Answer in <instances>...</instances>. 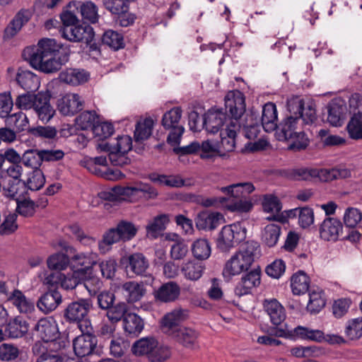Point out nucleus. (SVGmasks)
<instances>
[{"instance_id": "obj_45", "label": "nucleus", "mask_w": 362, "mask_h": 362, "mask_svg": "<svg viewBox=\"0 0 362 362\" xmlns=\"http://www.w3.org/2000/svg\"><path fill=\"white\" fill-rule=\"evenodd\" d=\"M192 252L196 259L205 260L211 255V246L206 239L196 240L192 245Z\"/></svg>"}, {"instance_id": "obj_48", "label": "nucleus", "mask_w": 362, "mask_h": 362, "mask_svg": "<svg viewBox=\"0 0 362 362\" xmlns=\"http://www.w3.org/2000/svg\"><path fill=\"white\" fill-rule=\"evenodd\" d=\"M24 194H21L19 197L11 198L16 201V211L22 216L31 217L35 213V203L30 199L23 197Z\"/></svg>"}, {"instance_id": "obj_55", "label": "nucleus", "mask_w": 362, "mask_h": 362, "mask_svg": "<svg viewBox=\"0 0 362 362\" xmlns=\"http://www.w3.org/2000/svg\"><path fill=\"white\" fill-rule=\"evenodd\" d=\"M96 119L97 115L95 111H84L76 118V123L82 130H87L88 129H92L93 130L96 124Z\"/></svg>"}, {"instance_id": "obj_23", "label": "nucleus", "mask_w": 362, "mask_h": 362, "mask_svg": "<svg viewBox=\"0 0 362 362\" xmlns=\"http://www.w3.org/2000/svg\"><path fill=\"white\" fill-rule=\"evenodd\" d=\"M57 108L64 115H74L83 108L81 97L76 93H68L58 100Z\"/></svg>"}, {"instance_id": "obj_10", "label": "nucleus", "mask_w": 362, "mask_h": 362, "mask_svg": "<svg viewBox=\"0 0 362 362\" xmlns=\"http://www.w3.org/2000/svg\"><path fill=\"white\" fill-rule=\"evenodd\" d=\"M60 34L64 39L75 42L89 44L94 38V31L89 25H76L67 28H61Z\"/></svg>"}, {"instance_id": "obj_34", "label": "nucleus", "mask_w": 362, "mask_h": 362, "mask_svg": "<svg viewBox=\"0 0 362 362\" xmlns=\"http://www.w3.org/2000/svg\"><path fill=\"white\" fill-rule=\"evenodd\" d=\"M205 269V264L195 259L184 262L180 269L184 277L192 281L199 280L204 274Z\"/></svg>"}, {"instance_id": "obj_41", "label": "nucleus", "mask_w": 362, "mask_h": 362, "mask_svg": "<svg viewBox=\"0 0 362 362\" xmlns=\"http://www.w3.org/2000/svg\"><path fill=\"white\" fill-rule=\"evenodd\" d=\"M262 207L264 211L272 215L267 218L268 220H279V213L282 209L281 203L279 198L273 194H266L262 201Z\"/></svg>"}, {"instance_id": "obj_7", "label": "nucleus", "mask_w": 362, "mask_h": 362, "mask_svg": "<svg viewBox=\"0 0 362 362\" xmlns=\"http://www.w3.org/2000/svg\"><path fill=\"white\" fill-rule=\"evenodd\" d=\"M182 113L181 107H175L165 112L163 116L162 125L165 129L171 130L167 138L168 142L171 145L178 144L184 133V127L179 124Z\"/></svg>"}, {"instance_id": "obj_43", "label": "nucleus", "mask_w": 362, "mask_h": 362, "mask_svg": "<svg viewBox=\"0 0 362 362\" xmlns=\"http://www.w3.org/2000/svg\"><path fill=\"white\" fill-rule=\"evenodd\" d=\"M156 345H158V341L153 337L141 338L134 343L132 351L136 356L147 354L148 356Z\"/></svg>"}, {"instance_id": "obj_21", "label": "nucleus", "mask_w": 362, "mask_h": 362, "mask_svg": "<svg viewBox=\"0 0 362 362\" xmlns=\"http://www.w3.org/2000/svg\"><path fill=\"white\" fill-rule=\"evenodd\" d=\"M172 337L176 342L189 349L199 348L198 338L199 332L189 327H182L175 332H171Z\"/></svg>"}, {"instance_id": "obj_39", "label": "nucleus", "mask_w": 362, "mask_h": 362, "mask_svg": "<svg viewBox=\"0 0 362 362\" xmlns=\"http://www.w3.org/2000/svg\"><path fill=\"white\" fill-rule=\"evenodd\" d=\"M316 177L322 182H329L337 179H344L351 176L346 168L317 169Z\"/></svg>"}, {"instance_id": "obj_17", "label": "nucleus", "mask_w": 362, "mask_h": 362, "mask_svg": "<svg viewBox=\"0 0 362 362\" xmlns=\"http://www.w3.org/2000/svg\"><path fill=\"white\" fill-rule=\"evenodd\" d=\"M261 282V270L255 269L245 274L235 288L236 296L241 297L251 293L252 288L259 286Z\"/></svg>"}, {"instance_id": "obj_63", "label": "nucleus", "mask_w": 362, "mask_h": 362, "mask_svg": "<svg viewBox=\"0 0 362 362\" xmlns=\"http://www.w3.org/2000/svg\"><path fill=\"white\" fill-rule=\"evenodd\" d=\"M253 204L250 199L244 197L238 199L228 205V209L233 212L247 213L251 211Z\"/></svg>"}, {"instance_id": "obj_20", "label": "nucleus", "mask_w": 362, "mask_h": 362, "mask_svg": "<svg viewBox=\"0 0 362 362\" xmlns=\"http://www.w3.org/2000/svg\"><path fill=\"white\" fill-rule=\"evenodd\" d=\"M181 293L180 285L173 281L163 284L154 291V298L161 303H173L176 301Z\"/></svg>"}, {"instance_id": "obj_64", "label": "nucleus", "mask_w": 362, "mask_h": 362, "mask_svg": "<svg viewBox=\"0 0 362 362\" xmlns=\"http://www.w3.org/2000/svg\"><path fill=\"white\" fill-rule=\"evenodd\" d=\"M16 219L17 215L15 214H10L6 216L3 223L0 225V234L5 235L14 233L18 228Z\"/></svg>"}, {"instance_id": "obj_8", "label": "nucleus", "mask_w": 362, "mask_h": 362, "mask_svg": "<svg viewBox=\"0 0 362 362\" xmlns=\"http://www.w3.org/2000/svg\"><path fill=\"white\" fill-rule=\"evenodd\" d=\"M23 171L21 163L9 164L2 170L6 176L10 178L6 189L7 197L17 198L25 193V182L21 179Z\"/></svg>"}, {"instance_id": "obj_49", "label": "nucleus", "mask_w": 362, "mask_h": 362, "mask_svg": "<svg viewBox=\"0 0 362 362\" xmlns=\"http://www.w3.org/2000/svg\"><path fill=\"white\" fill-rule=\"evenodd\" d=\"M153 120L151 118H146L137 122L134 131V139L136 141H142L147 139L152 133Z\"/></svg>"}, {"instance_id": "obj_57", "label": "nucleus", "mask_w": 362, "mask_h": 362, "mask_svg": "<svg viewBox=\"0 0 362 362\" xmlns=\"http://www.w3.org/2000/svg\"><path fill=\"white\" fill-rule=\"evenodd\" d=\"M6 122L11 127H13L18 132L24 131L28 126V119L25 113L21 111L8 115Z\"/></svg>"}, {"instance_id": "obj_42", "label": "nucleus", "mask_w": 362, "mask_h": 362, "mask_svg": "<svg viewBox=\"0 0 362 362\" xmlns=\"http://www.w3.org/2000/svg\"><path fill=\"white\" fill-rule=\"evenodd\" d=\"M327 121L332 126H341L346 112V106L332 101L328 105Z\"/></svg>"}, {"instance_id": "obj_30", "label": "nucleus", "mask_w": 362, "mask_h": 362, "mask_svg": "<svg viewBox=\"0 0 362 362\" xmlns=\"http://www.w3.org/2000/svg\"><path fill=\"white\" fill-rule=\"evenodd\" d=\"M223 215L218 212H200L196 218V225L199 230H212L218 227Z\"/></svg>"}, {"instance_id": "obj_15", "label": "nucleus", "mask_w": 362, "mask_h": 362, "mask_svg": "<svg viewBox=\"0 0 362 362\" xmlns=\"http://www.w3.org/2000/svg\"><path fill=\"white\" fill-rule=\"evenodd\" d=\"M288 108L291 112L298 114V120L301 118L305 124H312L316 119V111L313 103H309L305 105L301 99H294L288 103Z\"/></svg>"}, {"instance_id": "obj_6", "label": "nucleus", "mask_w": 362, "mask_h": 362, "mask_svg": "<svg viewBox=\"0 0 362 362\" xmlns=\"http://www.w3.org/2000/svg\"><path fill=\"white\" fill-rule=\"evenodd\" d=\"M246 237V229L241 223H234L225 226L220 231L216 240V246L221 252H228L236 247Z\"/></svg>"}, {"instance_id": "obj_58", "label": "nucleus", "mask_w": 362, "mask_h": 362, "mask_svg": "<svg viewBox=\"0 0 362 362\" xmlns=\"http://www.w3.org/2000/svg\"><path fill=\"white\" fill-rule=\"evenodd\" d=\"M345 334L349 339H358L362 336V317L349 320L345 327Z\"/></svg>"}, {"instance_id": "obj_51", "label": "nucleus", "mask_w": 362, "mask_h": 362, "mask_svg": "<svg viewBox=\"0 0 362 362\" xmlns=\"http://www.w3.org/2000/svg\"><path fill=\"white\" fill-rule=\"evenodd\" d=\"M281 235V226L278 224L272 223L267 225L262 234L264 243L269 247H274L276 245Z\"/></svg>"}, {"instance_id": "obj_53", "label": "nucleus", "mask_w": 362, "mask_h": 362, "mask_svg": "<svg viewBox=\"0 0 362 362\" xmlns=\"http://www.w3.org/2000/svg\"><path fill=\"white\" fill-rule=\"evenodd\" d=\"M25 182V191L29 189L36 191L41 189L45 183V177L40 169L33 170L29 175Z\"/></svg>"}, {"instance_id": "obj_36", "label": "nucleus", "mask_w": 362, "mask_h": 362, "mask_svg": "<svg viewBox=\"0 0 362 362\" xmlns=\"http://www.w3.org/2000/svg\"><path fill=\"white\" fill-rule=\"evenodd\" d=\"M123 326L124 331L128 334L136 337L144 329V322L138 315L129 313L123 319Z\"/></svg>"}, {"instance_id": "obj_4", "label": "nucleus", "mask_w": 362, "mask_h": 362, "mask_svg": "<svg viewBox=\"0 0 362 362\" xmlns=\"http://www.w3.org/2000/svg\"><path fill=\"white\" fill-rule=\"evenodd\" d=\"M92 308L90 299L81 298L70 303L64 310V317L70 323H76L81 332H92L88 313Z\"/></svg>"}, {"instance_id": "obj_22", "label": "nucleus", "mask_w": 362, "mask_h": 362, "mask_svg": "<svg viewBox=\"0 0 362 362\" xmlns=\"http://www.w3.org/2000/svg\"><path fill=\"white\" fill-rule=\"evenodd\" d=\"M120 289L125 299L130 303L141 300L146 293V288L142 281H126L121 285Z\"/></svg>"}, {"instance_id": "obj_25", "label": "nucleus", "mask_w": 362, "mask_h": 362, "mask_svg": "<svg viewBox=\"0 0 362 362\" xmlns=\"http://www.w3.org/2000/svg\"><path fill=\"white\" fill-rule=\"evenodd\" d=\"M240 122L234 121L226 124V128L221 132L220 149L222 148L226 152L233 151L235 148L237 132L240 130Z\"/></svg>"}, {"instance_id": "obj_33", "label": "nucleus", "mask_w": 362, "mask_h": 362, "mask_svg": "<svg viewBox=\"0 0 362 362\" xmlns=\"http://www.w3.org/2000/svg\"><path fill=\"white\" fill-rule=\"evenodd\" d=\"M262 127L265 132H270L277 128V111L272 103H266L262 107Z\"/></svg>"}, {"instance_id": "obj_26", "label": "nucleus", "mask_w": 362, "mask_h": 362, "mask_svg": "<svg viewBox=\"0 0 362 362\" xmlns=\"http://www.w3.org/2000/svg\"><path fill=\"white\" fill-rule=\"evenodd\" d=\"M62 301V294L57 289L49 288L38 300L37 306L45 313L54 310Z\"/></svg>"}, {"instance_id": "obj_59", "label": "nucleus", "mask_w": 362, "mask_h": 362, "mask_svg": "<svg viewBox=\"0 0 362 362\" xmlns=\"http://www.w3.org/2000/svg\"><path fill=\"white\" fill-rule=\"evenodd\" d=\"M244 134L246 138L252 140L256 139L260 132V125L259 120L255 118L253 114L247 117V124L243 127Z\"/></svg>"}, {"instance_id": "obj_3", "label": "nucleus", "mask_w": 362, "mask_h": 362, "mask_svg": "<svg viewBox=\"0 0 362 362\" xmlns=\"http://www.w3.org/2000/svg\"><path fill=\"white\" fill-rule=\"evenodd\" d=\"M137 228L129 221H121L116 227L107 230L98 242V249L103 254L111 250L112 245L119 241L126 242L132 240L136 234Z\"/></svg>"}, {"instance_id": "obj_19", "label": "nucleus", "mask_w": 362, "mask_h": 362, "mask_svg": "<svg viewBox=\"0 0 362 362\" xmlns=\"http://www.w3.org/2000/svg\"><path fill=\"white\" fill-rule=\"evenodd\" d=\"M33 109L42 122H48L55 113L54 109L50 105L49 95L43 92H39L35 95Z\"/></svg>"}, {"instance_id": "obj_31", "label": "nucleus", "mask_w": 362, "mask_h": 362, "mask_svg": "<svg viewBox=\"0 0 362 362\" xmlns=\"http://www.w3.org/2000/svg\"><path fill=\"white\" fill-rule=\"evenodd\" d=\"M30 18V13L28 10L22 9L19 11L9 23L4 30V38L14 37L22 28Z\"/></svg>"}, {"instance_id": "obj_11", "label": "nucleus", "mask_w": 362, "mask_h": 362, "mask_svg": "<svg viewBox=\"0 0 362 362\" xmlns=\"http://www.w3.org/2000/svg\"><path fill=\"white\" fill-rule=\"evenodd\" d=\"M342 233L343 224L337 218L327 217L324 219L319 226L320 238L326 242H337L340 239Z\"/></svg>"}, {"instance_id": "obj_40", "label": "nucleus", "mask_w": 362, "mask_h": 362, "mask_svg": "<svg viewBox=\"0 0 362 362\" xmlns=\"http://www.w3.org/2000/svg\"><path fill=\"white\" fill-rule=\"evenodd\" d=\"M310 279L308 276L303 272L295 273L291 278V287L295 295H300L308 291Z\"/></svg>"}, {"instance_id": "obj_9", "label": "nucleus", "mask_w": 362, "mask_h": 362, "mask_svg": "<svg viewBox=\"0 0 362 362\" xmlns=\"http://www.w3.org/2000/svg\"><path fill=\"white\" fill-rule=\"evenodd\" d=\"M245 98L240 90L229 91L225 96L226 112L230 115L229 122H239L245 112Z\"/></svg>"}, {"instance_id": "obj_32", "label": "nucleus", "mask_w": 362, "mask_h": 362, "mask_svg": "<svg viewBox=\"0 0 362 362\" xmlns=\"http://www.w3.org/2000/svg\"><path fill=\"white\" fill-rule=\"evenodd\" d=\"M89 73L81 69H66L59 74V79L68 84L78 86L86 83L89 78Z\"/></svg>"}, {"instance_id": "obj_46", "label": "nucleus", "mask_w": 362, "mask_h": 362, "mask_svg": "<svg viewBox=\"0 0 362 362\" xmlns=\"http://www.w3.org/2000/svg\"><path fill=\"white\" fill-rule=\"evenodd\" d=\"M66 230L83 245L91 247L96 243L95 238L86 233L78 224L69 226Z\"/></svg>"}, {"instance_id": "obj_24", "label": "nucleus", "mask_w": 362, "mask_h": 362, "mask_svg": "<svg viewBox=\"0 0 362 362\" xmlns=\"http://www.w3.org/2000/svg\"><path fill=\"white\" fill-rule=\"evenodd\" d=\"M262 305L264 311L269 317L270 322L274 325H280L285 320L286 317L285 308L276 299H265Z\"/></svg>"}, {"instance_id": "obj_2", "label": "nucleus", "mask_w": 362, "mask_h": 362, "mask_svg": "<svg viewBox=\"0 0 362 362\" xmlns=\"http://www.w3.org/2000/svg\"><path fill=\"white\" fill-rule=\"evenodd\" d=\"M259 245L255 241H247L243 248L235 252L226 263L223 270L225 277H230L247 271L252 262Z\"/></svg>"}, {"instance_id": "obj_50", "label": "nucleus", "mask_w": 362, "mask_h": 362, "mask_svg": "<svg viewBox=\"0 0 362 362\" xmlns=\"http://www.w3.org/2000/svg\"><path fill=\"white\" fill-rule=\"evenodd\" d=\"M346 129L352 139H362V113H355L349 120Z\"/></svg>"}, {"instance_id": "obj_37", "label": "nucleus", "mask_w": 362, "mask_h": 362, "mask_svg": "<svg viewBox=\"0 0 362 362\" xmlns=\"http://www.w3.org/2000/svg\"><path fill=\"white\" fill-rule=\"evenodd\" d=\"M169 222L170 216L168 214H159L148 222L146 226V232L152 238H156L161 232L165 230Z\"/></svg>"}, {"instance_id": "obj_12", "label": "nucleus", "mask_w": 362, "mask_h": 362, "mask_svg": "<svg viewBox=\"0 0 362 362\" xmlns=\"http://www.w3.org/2000/svg\"><path fill=\"white\" fill-rule=\"evenodd\" d=\"M149 262L147 258L140 252H135L127 257L126 271L130 272L136 276H144L147 278L146 283L151 284L153 282L154 277L151 274H147Z\"/></svg>"}, {"instance_id": "obj_56", "label": "nucleus", "mask_w": 362, "mask_h": 362, "mask_svg": "<svg viewBox=\"0 0 362 362\" xmlns=\"http://www.w3.org/2000/svg\"><path fill=\"white\" fill-rule=\"evenodd\" d=\"M79 11L83 19L91 23H95L98 21V7L92 1H86L79 6Z\"/></svg>"}, {"instance_id": "obj_18", "label": "nucleus", "mask_w": 362, "mask_h": 362, "mask_svg": "<svg viewBox=\"0 0 362 362\" xmlns=\"http://www.w3.org/2000/svg\"><path fill=\"white\" fill-rule=\"evenodd\" d=\"M189 315V310L187 309L177 308L172 312L167 313L162 319V329L168 336L172 335L171 332H175L181 327L180 323L185 320Z\"/></svg>"}, {"instance_id": "obj_5", "label": "nucleus", "mask_w": 362, "mask_h": 362, "mask_svg": "<svg viewBox=\"0 0 362 362\" xmlns=\"http://www.w3.org/2000/svg\"><path fill=\"white\" fill-rule=\"evenodd\" d=\"M298 117H287L279 126H277V137L279 141L290 140L293 141L289 145V149L302 150L308 146L309 141L305 134L302 131H298Z\"/></svg>"}, {"instance_id": "obj_28", "label": "nucleus", "mask_w": 362, "mask_h": 362, "mask_svg": "<svg viewBox=\"0 0 362 362\" xmlns=\"http://www.w3.org/2000/svg\"><path fill=\"white\" fill-rule=\"evenodd\" d=\"M71 264L78 271L86 272L98 263V255L96 252H79L71 258Z\"/></svg>"}, {"instance_id": "obj_1", "label": "nucleus", "mask_w": 362, "mask_h": 362, "mask_svg": "<svg viewBox=\"0 0 362 362\" xmlns=\"http://www.w3.org/2000/svg\"><path fill=\"white\" fill-rule=\"evenodd\" d=\"M22 55L33 68L47 74L57 71L69 59V52L49 38L41 39L37 45L26 47Z\"/></svg>"}, {"instance_id": "obj_44", "label": "nucleus", "mask_w": 362, "mask_h": 362, "mask_svg": "<svg viewBox=\"0 0 362 362\" xmlns=\"http://www.w3.org/2000/svg\"><path fill=\"white\" fill-rule=\"evenodd\" d=\"M325 303L322 290L317 288L310 291L309 301L307 305L308 311L310 313H319L325 307Z\"/></svg>"}, {"instance_id": "obj_35", "label": "nucleus", "mask_w": 362, "mask_h": 362, "mask_svg": "<svg viewBox=\"0 0 362 362\" xmlns=\"http://www.w3.org/2000/svg\"><path fill=\"white\" fill-rule=\"evenodd\" d=\"M255 190L251 182H239L221 188V191L230 197L238 199L247 197Z\"/></svg>"}, {"instance_id": "obj_38", "label": "nucleus", "mask_w": 362, "mask_h": 362, "mask_svg": "<svg viewBox=\"0 0 362 362\" xmlns=\"http://www.w3.org/2000/svg\"><path fill=\"white\" fill-rule=\"evenodd\" d=\"M28 331V323L21 317H15L6 326V332L10 338H21Z\"/></svg>"}, {"instance_id": "obj_52", "label": "nucleus", "mask_w": 362, "mask_h": 362, "mask_svg": "<svg viewBox=\"0 0 362 362\" xmlns=\"http://www.w3.org/2000/svg\"><path fill=\"white\" fill-rule=\"evenodd\" d=\"M26 167L33 170L40 169L42 163L41 151L35 149L26 151L22 156V161Z\"/></svg>"}, {"instance_id": "obj_29", "label": "nucleus", "mask_w": 362, "mask_h": 362, "mask_svg": "<svg viewBox=\"0 0 362 362\" xmlns=\"http://www.w3.org/2000/svg\"><path fill=\"white\" fill-rule=\"evenodd\" d=\"M16 79L18 84L28 93H34L40 88L39 78L30 71L19 69Z\"/></svg>"}, {"instance_id": "obj_62", "label": "nucleus", "mask_w": 362, "mask_h": 362, "mask_svg": "<svg viewBox=\"0 0 362 362\" xmlns=\"http://www.w3.org/2000/svg\"><path fill=\"white\" fill-rule=\"evenodd\" d=\"M170 355L171 352L168 346H158V344L151 351L148 360L151 362H164L170 358Z\"/></svg>"}, {"instance_id": "obj_13", "label": "nucleus", "mask_w": 362, "mask_h": 362, "mask_svg": "<svg viewBox=\"0 0 362 362\" xmlns=\"http://www.w3.org/2000/svg\"><path fill=\"white\" fill-rule=\"evenodd\" d=\"M34 329L39 338L45 342H50L53 344H55L54 341L59 335L57 325L52 317L40 319Z\"/></svg>"}, {"instance_id": "obj_27", "label": "nucleus", "mask_w": 362, "mask_h": 362, "mask_svg": "<svg viewBox=\"0 0 362 362\" xmlns=\"http://www.w3.org/2000/svg\"><path fill=\"white\" fill-rule=\"evenodd\" d=\"M8 302L22 314H29L35 310V304L33 300L27 298L24 293L18 289H15L11 293L8 297Z\"/></svg>"}, {"instance_id": "obj_60", "label": "nucleus", "mask_w": 362, "mask_h": 362, "mask_svg": "<svg viewBox=\"0 0 362 362\" xmlns=\"http://www.w3.org/2000/svg\"><path fill=\"white\" fill-rule=\"evenodd\" d=\"M127 305L125 303H118L112 305L107 312V317L112 322H117L127 314Z\"/></svg>"}, {"instance_id": "obj_47", "label": "nucleus", "mask_w": 362, "mask_h": 362, "mask_svg": "<svg viewBox=\"0 0 362 362\" xmlns=\"http://www.w3.org/2000/svg\"><path fill=\"white\" fill-rule=\"evenodd\" d=\"M102 41L104 45H107L114 50H118L124 47L122 34L112 30H108L104 33Z\"/></svg>"}, {"instance_id": "obj_14", "label": "nucleus", "mask_w": 362, "mask_h": 362, "mask_svg": "<svg viewBox=\"0 0 362 362\" xmlns=\"http://www.w3.org/2000/svg\"><path fill=\"white\" fill-rule=\"evenodd\" d=\"M229 121L226 112L219 109H210L203 116L202 126L206 131L211 134H216L225 124Z\"/></svg>"}, {"instance_id": "obj_61", "label": "nucleus", "mask_w": 362, "mask_h": 362, "mask_svg": "<svg viewBox=\"0 0 362 362\" xmlns=\"http://www.w3.org/2000/svg\"><path fill=\"white\" fill-rule=\"evenodd\" d=\"M343 219L346 226L354 228L362 220V212L356 208L349 207L345 210Z\"/></svg>"}, {"instance_id": "obj_16", "label": "nucleus", "mask_w": 362, "mask_h": 362, "mask_svg": "<svg viewBox=\"0 0 362 362\" xmlns=\"http://www.w3.org/2000/svg\"><path fill=\"white\" fill-rule=\"evenodd\" d=\"M92 332H81L82 334L76 337L73 341L75 354L78 357H84L92 354L97 344L95 336Z\"/></svg>"}, {"instance_id": "obj_54", "label": "nucleus", "mask_w": 362, "mask_h": 362, "mask_svg": "<svg viewBox=\"0 0 362 362\" xmlns=\"http://www.w3.org/2000/svg\"><path fill=\"white\" fill-rule=\"evenodd\" d=\"M47 266L51 269L64 270L69 264H71L70 258L62 252H57L50 255L47 260Z\"/></svg>"}]
</instances>
